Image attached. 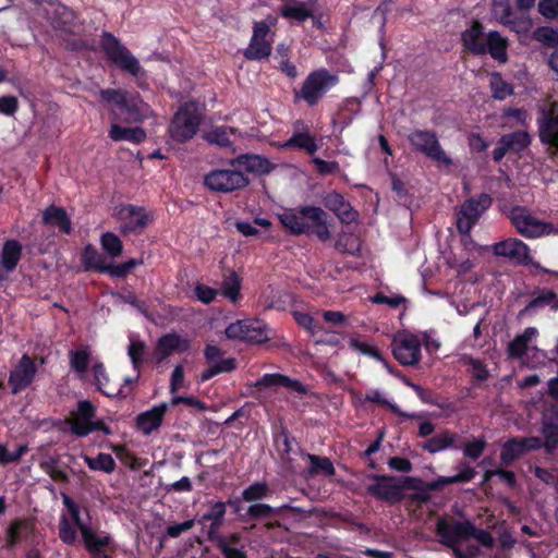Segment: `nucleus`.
<instances>
[{
	"label": "nucleus",
	"mask_w": 558,
	"mask_h": 558,
	"mask_svg": "<svg viewBox=\"0 0 558 558\" xmlns=\"http://www.w3.org/2000/svg\"><path fill=\"white\" fill-rule=\"evenodd\" d=\"M64 511L59 520V538L66 545H75L77 531H80L83 544L92 555H105L106 549L112 544V537L105 531H95L88 520L82 515L80 506L68 495H62Z\"/></svg>",
	"instance_id": "1"
},
{
	"label": "nucleus",
	"mask_w": 558,
	"mask_h": 558,
	"mask_svg": "<svg viewBox=\"0 0 558 558\" xmlns=\"http://www.w3.org/2000/svg\"><path fill=\"white\" fill-rule=\"evenodd\" d=\"M100 99L109 106L114 120L134 123L141 121L148 108L134 94L122 89H101Z\"/></svg>",
	"instance_id": "2"
},
{
	"label": "nucleus",
	"mask_w": 558,
	"mask_h": 558,
	"mask_svg": "<svg viewBox=\"0 0 558 558\" xmlns=\"http://www.w3.org/2000/svg\"><path fill=\"white\" fill-rule=\"evenodd\" d=\"M538 336L535 327H527L523 333L517 336L508 345L510 356L519 359L530 368L545 366L549 361L545 351L539 350L534 341Z\"/></svg>",
	"instance_id": "3"
},
{
	"label": "nucleus",
	"mask_w": 558,
	"mask_h": 558,
	"mask_svg": "<svg viewBox=\"0 0 558 558\" xmlns=\"http://www.w3.org/2000/svg\"><path fill=\"white\" fill-rule=\"evenodd\" d=\"M201 121L199 106L196 102H186L174 114L169 126V134L173 141L184 143L197 133Z\"/></svg>",
	"instance_id": "4"
},
{
	"label": "nucleus",
	"mask_w": 558,
	"mask_h": 558,
	"mask_svg": "<svg viewBox=\"0 0 558 558\" xmlns=\"http://www.w3.org/2000/svg\"><path fill=\"white\" fill-rule=\"evenodd\" d=\"M338 83L339 76L336 73L318 69L307 75L296 97L311 107L315 106Z\"/></svg>",
	"instance_id": "5"
},
{
	"label": "nucleus",
	"mask_w": 558,
	"mask_h": 558,
	"mask_svg": "<svg viewBox=\"0 0 558 558\" xmlns=\"http://www.w3.org/2000/svg\"><path fill=\"white\" fill-rule=\"evenodd\" d=\"M408 141L416 151H420L437 165L446 167L452 165V159L442 149L435 132L414 130L408 135Z\"/></svg>",
	"instance_id": "6"
},
{
	"label": "nucleus",
	"mask_w": 558,
	"mask_h": 558,
	"mask_svg": "<svg viewBox=\"0 0 558 558\" xmlns=\"http://www.w3.org/2000/svg\"><path fill=\"white\" fill-rule=\"evenodd\" d=\"M96 410L89 401L78 402L76 411H73L68 420L71 432L84 437L95 430H101L105 435L111 434V429L101 421H95Z\"/></svg>",
	"instance_id": "7"
},
{
	"label": "nucleus",
	"mask_w": 558,
	"mask_h": 558,
	"mask_svg": "<svg viewBox=\"0 0 558 558\" xmlns=\"http://www.w3.org/2000/svg\"><path fill=\"white\" fill-rule=\"evenodd\" d=\"M101 45L107 57L123 71L133 76L143 72L138 60L111 34L104 33Z\"/></svg>",
	"instance_id": "8"
},
{
	"label": "nucleus",
	"mask_w": 558,
	"mask_h": 558,
	"mask_svg": "<svg viewBox=\"0 0 558 558\" xmlns=\"http://www.w3.org/2000/svg\"><path fill=\"white\" fill-rule=\"evenodd\" d=\"M508 216L517 231L525 238L535 239L553 232L550 225L534 217L525 207H513Z\"/></svg>",
	"instance_id": "9"
},
{
	"label": "nucleus",
	"mask_w": 558,
	"mask_h": 558,
	"mask_svg": "<svg viewBox=\"0 0 558 558\" xmlns=\"http://www.w3.org/2000/svg\"><path fill=\"white\" fill-rule=\"evenodd\" d=\"M421 347V338L405 330L397 332L392 340L393 356L404 366H413L420 362Z\"/></svg>",
	"instance_id": "10"
},
{
	"label": "nucleus",
	"mask_w": 558,
	"mask_h": 558,
	"mask_svg": "<svg viewBox=\"0 0 558 558\" xmlns=\"http://www.w3.org/2000/svg\"><path fill=\"white\" fill-rule=\"evenodd\" d=\"M229 339L262 343L269 339L266 324L258 319H242L230 324L226 329Z\"/></svg>",
	"instance_id": "11"
},
{
	"label": "nucleus",
	"mask_w": 558,
	"mask_h": 558,
	"mask_svg": "<svg viewBox=\"0 0 558 558\" xmlns=\"http://www.w3.org/2000/svg\"><path fill=\"white\" fill-rule=\"evenodd\" d=\"M204 182L213 191L227 193L246 186L248 180L234 166L232 169H217L209 172Z\"/></svg>",
	"instance_id": "12"
},
{
	"label": "nucleus",
	"mask_w": 558,
	"mask_h": 558,
	"mask_svg": "<svg viewBox=\"0 0 558 558\" xmlns=\"http://www.w3.org/2000/svg\"><path fill=\"white\" fill-rule=\"evenodd\" d=\"M490 204L492 198L487 194H481L478 197H472L463 203L457 217L458 230L463 234H469Z\"/></svg>",
	"instance_id": "13"
},
{
	"label": "nucleus",
	"mask_w": 558,
	"mask_h": 558,
	"mask_svg": "<svg viewBox=\"0 0 558 558\" xmlns=\"http://www.w3.org/2000/svg\"><path fill=\"white\" fill-rule=\"evenodd\" d=\"M114 216L120 222L122 233H141L149 222V216L143 207L131 204L116 207Z\"/></svg>",
	"instance_id": "14"
},
{
	"label": "nucleus",
	"mask_w": 558,
	"mask_h": 558,
	"mask_svg": "<svg viewBox=\"0 0 558 558\" xmlns=\"http://www.w3.org/2000/svg\"><path fill=\"white\" fill-rule=\"evenodd\" d=\"M272 34L269 25L264 22H256L253 27V35L244 56L250 60H260L271 53Z\"/></svg>",
	"instance_id": "15"
},
{
	"label": "nucleus",
	"mask_w": 558,
	"mask_h": 558,
	"mask_svg": "<svg viewBox=\"0 0 558 558\" xmlns=\"http://www.w3.org/2000/svg\"><path fill=\"white\" fill-rule=\"evenodd\" d=\"M305 234H314L322 242L331 238L330 217L320 207L305 206Z\"/></svg>",
	"instance_id": "16"
},
{
	"label": "nucleus",
	"mask_w": 558,
	"mask_h": 558,
	"mask_svg": "<svg viewBox=\"0 0 558 558\" xmlns=\"http://www.w3.org/2000/svg\"><path fill=\"white\" fill-rule=\"evenodd\" d=\"M404 485L395 476H375L367 490L381 500L395 502L402 498Z\"/></svg>",
	"instance_id": "17"
},
{
	"label": "nucleus",
	"mask_w": 558,
	"mask_h": 558,
	"mask_svg": "<svg viewBox=\"0 0 558 558\" xmlns=\"http://www.w3.org/2000/svg\"><path fill=\"white\" fill-rule=\"evenodd\" d=\"M493 252L496 256L506 257L518 265H529L532 263L529 246L518 239L509 238L494 244Z\"/></svg>",
	"instance_id": "18"
},
{
	"label": "nucleus",
	"mask_w": 558,
	"mask_h": 558,
	"mask_svg": "<svg viewBox=\"0 0 558 558\" xmlns=\"http://www.w3.org/2000/svg\"><path fill=\"white\" fill-rule=\"evenodd\" d=\"M471 529L469 521H448L440 519L436 524V533L439 536L440 543L454 547L459 542L468 539V531Z\"/></svg>",
	"instance_id": "19"
},
{
	"label": "nucleus",
	"mask_w": 558,
	"mask_h": 558,
	"mask_svg": "<svg viewBox=\"0 0 558 558\" xmlns=\"http://www.w3.org/2000/svg\"><path fill=\"white\" fill-rule=\"evenodd\" d=\"M37 373L33 359L24 354L10 373L9 384L13 393H19L28 387Z\"/></svg>",
	"instance_id": "20"
},
{
	"label": "nucleus",
	"mask_w": 558,
	"mask_h": 558,
	"mask_svg": "<svg viewBox=\"0 0 558 558\" xmlns=\"http://www.w3.org/2000/svg\"><path fill=\"white\" fill-rule=\"evenodd\" d=\"M493 16L501 24L510 26L517 33H525L531 27V21L527 17L514 20L509 0H494L492 8Z\"/></svg>",
	"instance_id": "21"
},
{
	"label": "nucleus",
	"mask_w": 558,
	"mask_h": 558,
	"mask_svg": "<svg viewBox=\"0 0 558 558\" xmlns=\"http://www.w3.org/2000/svg\"><path fill=\"white\" fill-rule=\"evenodd\" d=\"M168 409V403H159L151 409L140 413L135 420L137 429L144 435H150L153 432L157 430L161 426L163 416Z\"/></svg>",
	"instance_id": "22"
},
{
	"label": "nucleus",
	"mask_w": 558,
	"mask_h": 558,
	"mask_svg": "<svg viewBox=\"0 0 558 558\" xmlns=\"http://www.w3.org/2000/svg\"><path fill=\"white\" fill-rule=\"evenodd\" d=\"M542 434L544 436V448L548 453H551L558 447V408L550 407L543 413Z\"/></svg>",
	"instance_id": "23"
},
{
	"label": "nucleus",
	"mask_w": 558,
	"mask_h": 558,
	"mask_svg": "<svg viewBox=\"0 0 558 558\" xmlns=\"http://www.w3.org/2000/svg\"><path fill=\"white\" fill-rule=\"evenodd\" d=\"M22 256V245L16 240H7L0 253V281L14 271Z\"/></svg>",
	"instance_id": "24"
},
{
	"label": "nucleus",
	"mask_w": 558,
	"mask_h": 558,
	"mask_svg": "<svg viewBox=\"0 0 558 558\" xmlns=\"http://www.w3.org/2000/svg\"><path fill=\"white\" fill-rule=\"evenodd\" d=\"M302 125V122H296L293 135L288 141L279 144V147L282 149H304L310 155H314L318 149L316 141L307 131L300 128Z\"/></svg>",
	"instance_id": "25"
},
{
	"label": "nucleus",
	"mask_w": 558,
	"mask_h": 558,
	"mask_svg": "<svg viewBox=\"0 0 558 558\" xmlns=\"http://www.w3.org/2000/svg\"><path fill=\"white\" fill-rule=\"evenodd\" d=\"M189 348L190 341L186 338L178 333H168L158 340L156 348V359L158 362H160L173 352H184Z\"/></svg>",
	"instance_id": "26"
},
{
	"label": "nucleus",
	"mask_w": 558,
	"mask_h": 558,
	"mask_svg": "<svg viewBox=\"0 0 558 558\" xmlns=\"http://www.w3.org/2000/svg\"><path fill=\"white\" fill-rule=\"evenodd\" d=\"M34 532V524L29 520H14L5 531V546L14 547L27 542Z\"/></svg>",
	"instance_id": "27"
},
{
	"label": "nucleus",
	"mask_w": 558,
	"mask_h": 558,
	"mask_svg": "<svg viewBox=\"0 0 558 558\" xmlns=\"http://www.w3.org/2000/svg\"><path fill=\"white\" fill-rule=\"evenodd\" d=\"M226 515V504L218 501L210 506L209 510L198 520V523L203 526H207V522H209L208 525V537L209 539L214 541L216 539L218 535V530L221 526L223 519Z\"/></svg>",
	"instance_id": "28"
},
{
	"label": "nucleus",
	"mask_w": 558,
	"mask_h": 558,
	"mask_svg": "<svg viewBox=\"0 0 558 558\" xmlns=\"http://www.w3.org/2000/svg\"><path fill=\"white\" fill-rule=\"evenodd\" d=\"M325 206L333 211L343 223H351L356 220V211L338 193H331L325 197Z\"/></svg>",
	"instance_id": "29"
},
{
	"label": "nucleus",
	"mask_w": 558,
	"mask_h": 558,
	"mask_svg": "<svg viewBox=\"0 0 558 558\" xmlns=\"http://www.w3.org/2000/svg\"><path fill=\"white\" fill-rule=\"evenodd\" d=\"M486 38L487 33L483 32V26L478 22H474L462 33L463 46L474 54H485Z\"/></svg>",
	"instance_id": "30"
},
{
	"label": "nucleus",
	"mask_w": 558,
	"mask_h": 558,
	"mask_svg": "<svg viewBox=\"0 0 558 558\" xmlns=\"http://www.w3.org/2000/svg\"><path fill=\"white\" fill-rule=\"evenodd\" d=\"M485 54L489 56L500 62L505 63L508 60V39L499 32L492 31L487 33L486 43L484 45Z\"/></svg>",
	"instance_id": "31"
},
{
	"label": "nucleus",
	"mask_w": 558,
	"mask_h": 558,
	"mask_svg": "<svg viewBox=\"0 0 558 558\" xmlns=\"http://www.w3.org/2000/svg\"><path fill=\"white\" fill-rule=\"evenodd\" d=\"M281 386L292 389L294 391L304 390L303 385L300 381L291 379L281 374H265L254 384V387L260 390Z\"/></svg>",
	"instance_id": "32"
},
{
	"label": "nucleus",
	"mask_w": 558,
	"mask_h": 558,
	"mask_svg": "<svg viewBox=\"0 0 558 558\" xmlns=\"http://www.w3.org/2000/svg\"><path fill=\"white\" fill-rule=\"evenodd\" d=\"M539 136L542 142L558 148V107L553 106L546 119L541 123Z\"/></svg>",
	"instance_id": "33"
},
{
	"label": "nucleus",
	"mask_w": 558,
	"mask_h": 558,
	"mask_svg": "<svg viewBox=\"0 0 558 558\" xmlns=\"http://www.w3.org/2000/svg\"><path fill=\"white\" fill-rule=\"evenodd\" d=\"M280 222L293 234H303L306 225L305 220V206L299 209H284L278 214Z\"/></svg>",
	"instance_id": "34"
},
{
	"label": "nucleus",
	"mask_w": 558,
	"mask_h": 558,
	"mask_svg": "<svg viewBox=\"0 0 558 558\" xmlns=\"http://www.w3.org/2000/svg\"><path fill=\"white\" fill-rule=\"evenodd\" d=\"M109 137L114 141H126L140 144L146 138V133L141 128H122L118 123H113L109 131Z\"/></svg>",
	"instance_id": "35"
},
{
	"label": "nucleus",
	"mask_w": 558,
	"mask_h": 558,
	"mask_svg": "<svg viewBox=\"0 0 558 558\" xmlns=\"http://www.w3.org/2000/svg\"><path fill=\"white\" fill-rule=\"evenodd\" d=\"M214 541L217 543V547L221 550L225 558H246L242 547H238L240 542V535L238 533L231 534L230 536H217Z\"/></svg>",
	"instance_id": "36"
},
{
	"label": "nucleus",
	"mask_w": 558,
	"mask_h": 558,
	"mask_svg": "<svg viewBox=\"0 0 558 558\" xmlns=\"http://www.w3.org/2000/svg\"><path fill=\"white\" fill-rule=\"evenodd\" d=\"M45 223L58 227L60 231L70 233L71 222L64 209L51 206L44 211Z\"/></svg>",
	"instance_id": "37"
},
{
	"label": "nucleus",
	"mask_w": 558,
	"mask_h": 558,
	"mask_svg": "<svg viewBox=\"0 0 558 558\" xmlns=\"http://www.w3.org/2000/svg\"><path fill=\"white\" fill-rule=\"evenodd\" d=\"M231 166H235L239 170L245 169L251 172H267L269 169V162L256 155L242 156L233 160Z\"/></svg>",
	"instance_id": "38"
},
{
	"label": "nucleus",
	"mask_w": 558,
	"mask_h": 558,
	"mask_svg": "<svg viewBox=\"0 0 558 558\" xmlns=\"http://www.w3.org/2000/svg\"><path fill=\"white\" fill-rule=\"evenodd\" d=\"M50 16L51 24L54 28L66 29V25L74 19V13L66 7L60 3H50V10H47Z\"/></svg>",
	"instance_id": "39"
},
{
	"label": "nucleus",
	"mask_w": 558,
	"mask_h": 558,
	"mask_svg": "<svg viewBox=\"0 0 558 558\" xmlns=\"http://www.w3.org/2000/svg\"><path fill=\"white\" fill-rule=\"evenodd\" d=\"M349 348L353 351H356L363 355L371 356L377 361L384 362L387 366V363L384 361L380 352L374 347L372 343L364 341L357 335H349L348 337Z\"/></svg>",
	"instance_id": "40"
},
{
	"label": "nucleus",
	"mask_w": 558,
	"mask_h": 558,
	"mask_svg": "<svg viewBox=\"0 0 558 558\" xmlns=\"http://www.w3.org/2000/svg\"><path fill=\"white\" fill-rule=\"evenodd\" d=\"M456 435L449 432H445L433 436L422 445V448L429 453H437L447 448L452 447L456 441Z\"/></svg>",
	"instance_id": "41"
},
{
	"label": "nucleus",
	"mask_w": 558,
	"mask_h": 558,
	"mask_svg": "<svg viewBox=\"0 0 558 558\" xmlns=\"http://www.w3.org/2000/svg\"><path fill=\"white\" fill-rule=\"evenodd\" d=\"M489 86L493 97L497 100H504L513 94V86L497 72L490 74Z\"/></svg>",
	"instance_id": "42"
},
{
	"label": "nucleus",
	"mask_w": 558,
	"mask_h": 558,
	"mask_svg": "<svg viewBox=\"0 0 558 558\" xmlns=\"http://www.w3.org/2000/svg\"><path fill=\"white\" fill-rule=\"evenodd\" d=\"M84 460L88 468L94 471L112 473L117 468L114 459L108 453H99L95 458L84 456Z\"/></svg>",
	"instance_id": "43"
},
{
	"label": "nucleus",
	"mask_w": 558,
	"mask_h": 558,
	"mask_svg": "<svg viewBox=\"0 0 558 558\" xmlns=\"http://www.w3.org/2000/svg\"><path fill=\"white\" fill-rule=\"evenodd\" d=\"M281 16L296 22H303L306 19L313 17L312 10L304 3L287 4L280 10Z\"/></svg>",
	"instance_id": "44"
},
{
	"label": "nucleus",
	"mask_w": 558,
	"mask_h": 558,
	"mask_svg": "<svg viewBox=\"0 0 558 558\" xmlns=\"http://www.w3.org/2000/svg\"><path fill=\"white\" fill-rule=\"evenodd\" d=\"M234 130L228 126H215L205 134V138L213 145L227 147L231 144L230 135Z\"/></svg>",
	"instance_id": "45"
},
{
	"label": "nucleus",
	"mask_w": 558,
	"mask_h": 558,
	"mask_svg": "<svg viewBox=\"0 0 558 558\" xmlns=\"http://www.w3.org/2000/svg\"><path fill=\"white\" fill-rule=\"evenodd\" d=\"M307 459L311 462V466L307 471L310 476H313L318 473H323L324 475L331 476L335 473V468L332 462L325 457H318L315 454H307Z\"/></svg>",
	"instance_id": "46"
},
{
	"label": "nucleus",
	"mask_w": 558,
	"mask_h": 558,
	"mask_svg": "<svg viewBox=\"0 0 558 558\" xmlns=\"http://www.w3.org/2000/svg\"><path fill=\"white\" fill-rule=\"evenodd\" d=\"M241 281L235 272L227 276L221 284V292L230 302L236 303L240 299Z\"/></svg>",
	"instance_id": "47"
},
{
	"label": "nucleus",
	"mask_w": 558,
	"mask_h": 558,
	"mask_svg": "<svg viewBox=\"0 0 558 558\" xmlns=\"http://www.w3.org/2000/svg\"><path fill=\"white\" fill-rule=\"evenodd\" d=\"M94 380L98 386V389L108 397H116L121 393V390L108 389L109 377L106 373L104 365L99 362H95L93 365Z\"/></svg>",
	"instance_id": "48"
},
{
	"label": "nucleus",
	"mask_w": 558,
	"mask_h": 558,
	"mask_svg": "<svg viewBox=\"0 0 558 558\" xmlns=\"http://www.w3.org/2000/svg\"><path fill=\"white\" fill-rule=\"evenodd\" d=\"M501 137L502 143L509 147L510 151L515 153L523 150L531 142L530 135L525 131H518Z\"/></svg>",
	"instance_id": "49"
},
{
	"label": "nucleus",
	"mask_w": 558,
	"mask_h": 558,
	"mask_svg": "<svg viewBox=\"0 0 558 558\" xmlns=\"http://www.w3.org/2000/svg\"><path fill=\"white\" fill-rule=\"evenodd\" d=\"M90 361V352L87 347L70 352L71 367L81 376L85 374Z\"/></svg>",
	"instance_id": "50"
},
{
	"label": "nucleus",
	"mask_w": 558,
	"mask_h": 558,
	"mask_svg": "<svg viewBox=\"0 0 558 558\" xmlns=\"http://www.w3.org/2000/svg\"><path fill=\"white\" fill-rule=\"evenodd\" d=\"M525 453L520 438H513L507 441L501 450L500 458L504 463H508Z\"/></svg>",
	"instance_id": "51"
},
{
	"label": "nucleus",
	"mask_w": 558,
	"mask_h": 558,
	"mask_svg": "<svg viewBox=\"0 0 558 558\" xmlns=\"http://www.w3.org/2000/svg\"><path fill=\"white\" fill-rule=\"evenodd\" d=\"M101 246L104 251H106L111 257H119L122 253V242L121 240L111 232H106L101 236Z\"/></svg>",
	"instance_id": "52"
},
{
	"label": "nucleus",
	"mask_w": 558,
	"mask_h": 558,
	"mask_svg": "<svg viewBox=\"0 0 558 558\" xmlns=\"http://www.w3.org/2000/svg\"><path fill=\"white\" fill-rule=\"evenodd\" d=\"M294 318L301 327L311 333V336L315 337L322 333L323 326L317 323L310 314L296 312L294 313Z\"/></svg>",
	"instance_id": "53"
},
{
	"label": "nucleus",
	"mask_w": 558,
	"mask_h": 558,
	"mask_svg": "<svg viewBox=\"0 0 558 558\" xmlns=\"http://www.w3.org/2000/svg\"><path fill=\"white\" fill-rule=\"evenodd\" d=\"M145 345L142 341L131 339L128 354L135 371H138L144 356Z\"/></svg>",
	"instance_id": "54"
},
{
	"label": "nucleus",
	"mask_w": 558,
	"mask_h": 558,
	"mask_svg": "<svg viewBox=\"0 0 558 558\" xmlns=\"http://www.w3.org/2000/svg\"><path fill=\"white\" fill-rule=\"evenodd\" d=\"M83 259L85 265L88 268H95L98 270H102V267L105 265L104 258L98 254L95 247L92 245H88L85 247L83 253Z\"/></svg>",
	"instance_id": "55"
},
{
	"label": "nucleus",
	"mask_w": 558,
	"mask_h": 558,
	"mask_svg": "<svg viewBox=\"0 0 558 558\" xmlns=\"http://www.w3.org/2000/svg\"><path fill=\"white\" fill-rule=\"evenodd\" d=\"M534 38L547 46L554 47L558 45V33L549 27H539L534 32Z\"/></svg>",
	"instance_id": "56"
},
{
	"label": "nucleus",
	"mask_w": 558,
	"mask_h": 558,
	"mask_svg": "<svg viewBox=\"0 0 558 558\" xmlns=\"http://www.w3.org/2000/svg\"><path fill=\"white\" fill-rule=\"evenodd\" d=\"M27 449L26 445H20L15 450L9 451L4 446L0 445V463L5 464L19 461Z\"/></svg>",
	"instance_id": "57"
},
{
	"label": "nucleus",
	"mask_w": 558,
	"mask_h": 558,
	"mask_svg": "<svg viewBox=\"0 0 558 558\" xmlns=\"http://www.w3.org/2000/svg\"><path fill=\"white\" fill-rule=\"evenodd\" d=\"M469 537L475 538L484 547L490 548L494 546V537L492 534L486 530L475 527L472 523L470 531H468V538Z\"/></svg>",
	"instance_id": "58"
},
{
	"label": "nucleus",
	"mask_w": 558,
	"mask_h": 558,
	"mask_svg": "<svg viewBox=\"0 0 558 558\" xmlns=\"http://www.w3.org/2000/svg\"><path fill=\"white\" fill-rule=\"evenodd\" d=\"M557 301V296L555 292L547 290L543 291L538 296L533 299L526 306V310H534L538 307H543L545 305H550L553 307V304Z\"/></svg>",
	"instance_id": "59"
},
{
	"label": "nucleus",
	"mask_w": 558,
	"mask_h": 558,
	"mask_svg": "<svg viewBox=\"0 0 558 558\" xmlns=\"http://www.w3.org/2000/svg\"><path fill=\"white\" fill-rule=\"evenodd\" d=\"M268 487L264 483H254L247 487L242 496L245 501H254L266 496Z\"/></svg>",
	"instance_id": "60"
},
{
	"label": "nucleus",
	"mask_w": 558,
	"mask_h": 558,
	"mask_svg": "<svg viewBox=\"0 0 558 558\" xmlns=\"http://www.w3.org/2000/svg\"><path fill=\"white\" fill-rule=\"evenodd\" d=\"M486 447L484 439H474L473 441L466 442L463 447V453L465 457L471 459H477L482 456Z\"/></svg>",
	"instance_id": "61"
},
{
	"label": "nucleus",
	"mask_w": 558,
	"mask_h": 558,
	"mask_svg": "<svg viewBox=\"0 0 558 558\" xmlns=\"http://www.w3.org/2000/svg\"><path fill=\"white\" fill-rule=\"evenodd\" d=\"M538 12L548 20L558 19V0H541Z\"/></svg>",
	"instance_id": "62"
},
{
	"label": "nucleus",
	"mask_w": 558,
	"mask_h": 558,
	"mask_svg": "<svg viewBox=\"0 0 558 558\" xmlns=\"http://www.w3.org/2000/svg\"><path fill=\"white\" fill-rule=\"evenodd\" d=\"M312 162L319 174L327 175L339 172V163L337 161H326L318 157L313 158Z\"/></svg>",
	"instance_id": "63"
},
{
	"label": "nucleus",
	"mask_w": 558,
	"mask_h": 558,
	"mask_svg": "<svg viewBox=\"0 0 558 558\" xmlns=\"http://www.w3.org/2000/svg\"><path fill=\"white\" fill-rule=\"evenodd\" d=\"M449 266L457 270L458 275H465L470 272L474 266V263L469 258H450L448 262Z\"/></svg>",
	"instance_id": "64"
}]
</instances>
